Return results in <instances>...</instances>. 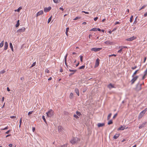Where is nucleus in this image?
Instances as JSON below:
<instances>
[{
  "label": "nucleus",
  "instance_id": "37998d69",
  "mask_svg": "<svg viewBox=\"0 0 147 147\" xmlns=\"http://www.w3.org/2000/svg\"><path fill=\"white\" fill-rule=\"evenodd\" d=\"M9 45H10V47L11 48H12L13 47V46L11 42H10Z\"/></svg>",
  "mask_w": 147,
  "mask_h": 147
},
{
  "label": "nucleus",
  "instance_id": "338daca9",
  "mask_svg": "<svg viewBox=\"0 0 147 147\" xmlns=\"http://www.w3.org/2000/svg\"><path fill=\"white\" fill-rule=\"evenodd\" d=\"M82 24L84 25L86 24V23L85 22H84L82 23Z\"/></svg>",
  "mask_w": 147,
  "mask_h": 147
},
{
  "label": "nucleus",
  "instance_id": "13d9d810",
  "mask_svg": "<svg viewBox=\"0 0 147 147\" xmlns=\"http://www.w3.org/2000/svg\"><path fill=\"white\" fill-rule=\"evenodd\" d=\"M110 117V114H109L108 116V119L109 120Z\"/></svg>",
  "mask_w": 147,
  "mask_h": 147
},
{
  "label": "nucleus",
  "instance_id": "6e6d98bb",
  "mask_svg": "<svg viewBox=\"0 0 147 147\" xmlns=\"http://www.w3.org/2000/svg\"><path fill=\"white\" fill-rule=\"evenodd\" d=\"M10 131V130H9L8 131H6L5 132V134H8Z\"/></svg>",
  "mask_w": 147,
  "mask_h": 147
},
{
  "label": "nucleus",
  "instance_id": "e433bc0d",
  "mask_svg": "<svg viewBox=\"0 0 147 147\" xmlns=\"http://www.w3.org/2000/svg\"><path fill=\"white\" fill-rule=\"evenodd\" d=\"M117 113H116L114 115V116H113V119H115L116 117L117 116Z\"/></svg>",
  "mask_w": 147,
  "mask_h": 147
},
{
  "label": "nucleus",
  "instance_id": "ddd939ff",
  "mask_svg": "<svg viewBox=\"0 0 147 147\" xmlns=\"http://www.w3.org/2000/svg\"><path fill=\"white\" fill-rule=\"evenodd\" d=\"M125 125H123L121 126L120 127H119V128L118 129V130H124L125 128Z\"/></svg>",
  "mask_w": 147,
  "mask_h": 147
},
{
  "label": "nucleus",
  "instance_id": "39448f33",
  "mask_svg": "<svg viewBox=\"0 0 147 147\" xmlns=\"http://www.w3.org/2000/svg\"><path fill=\"white\" fill-rule=\"evenodd\" d=\"M26 30V28L23 27L22 28L18 30H17V32L18 33H22L24 32Z\"/></svg>",
  "mask_w": 147,
  "mask_h": 147
},
{
  "label": "nucleus",
  "instance_id": "c756f323",
  "mask_svg": "<svg viewBox=\"0 0 147 147\" xmlns=\"http://www.w3.org/2000/svg\"><path fill=\"white\" fill-rule=\"evenodd\" d=\"M97 30V28H93L90 31H95Z\"/></svg>",
  "mask_w": 147,
  "mask_h": 147
},
{
  "label": "nucleus",
  "instance_id": "864d4df0",
  "mask_svg": "<svg viewBox=\"0 0 147 147\" xmlns=\"http://www.w3.org/2000/svg\"><path fill=\"white\" fill-rule=\"evenodd\" d=\"M98 19V17H96L94 18V20L95 21H96Z\"/></svg>",
  "mask_w": 147,
  "mask_h": 147
},
{
  "label": "nucleus",
  "instance_id": "c85d7f7f",
  "mask_svg": "<svg viewBox=\"0 0 147 147\" xmlns=\"http://www.w3.org/2000/svg\"><path fill=\"white\" fill-rule=\"evenodd\" d=\"M85 67V66L84 65H83V66L80 67H79V69H84V68Z\"/></svg>",
  "mask_w": 147,
  "mask_h": 147
},
{
  "label": "nucleus",
  "instance_id": "bb28decb",
  "mask_svg": "<svg viewBox=\"0 0 147 147\" xmlns=\"http://www.w3.org/2000/svg\"><path fill=\"white\" fill-rule=\"evenodd\" d=\"M133 18V16H131L130 18V21L131 23L132 22Z\"/></svg>",
  "mask_w": 147,
  "mask_h": 147
},
{
  "label": "nucleus",
  "instance_id": "de8ad7c7",
  "mask_svg": "<svg viewBox=\"0 0 147 147\" xmlns=\"http://www.w3.org/2000/svg\"><path fill=\"white\" fill-rule=\"evenodd\" d=\"M36 65V62H34L33 64L31 65V67L35 66Z\"/></svg>",
  "mask_w": 147,
  "mask_h": 147
},
{
  "label": "nucleus",
  "instance_id": "6e6552de",
  "mask_svg": "<svg viewBox=\"0 0 147 147\" xmlns=\"http://www.w3.org/2000/svg\"><path fill=\"white\" fill-rule=\"evenodd\" d=\"M100 60L98 58H97L95 64L94 66L95 67H96L99 65Z\"/></svg>",
  "mask_w": 147,
  "mask_h": 147
},
{
  "label": "nucleus",
  "instance_id": "b1692460",
  "mask_svg": "<svg viewBox=\"0 0 147 147\" xmlns=\"http://www.w3.org/2000/svg\"><path fill=\"white\" fill-rule=\"evenodd\" d=\"M76 113L77 115L79 116H80L81 115V113L80 112L77 111L76 112Z\"/></svg>",
  "mask_w": 147,
  "mask_h": 147
},
{
  "label": "nucleus",
  "instance_id": "a18cd8bd",
  "mask_svg": "<svg viewBox=\"0 0 147 147\" xmlns=\"http://www.w3.org/2000/svg\"><path fill=\"white\" fill-rule=\"evenodd\" d=\"M129 9H127V11H126L125 13L126 14H128L129 13Z\"/></svg>",
  "mask_w": 147,
  "mask_h": 147
},
{
  "label": "nucleus",
  "instance_id": "ea45409f",
  "mask_svg": "<svg viewBox=\"0 0 147 147\" xmlns=\"http://www.w3.org/2000/svg\"><path fill=\"white\" fill-rule=\"evenodd\" d=\"M5 70H3L0 71V73L1 74H3L5 73Z\"/></svg>",
  "mask_w": 147,
  "mask_h": 147
},
{
  "label": "nucleus",
  "instance_id": "f03ea898",
  "mask_svg": "<svg viewBox=\"0 0 147 147\" xmlns=\"http://www.w3.org/2000/svg\"><path fill=\"white\" fill-rule=\"evenodd\" d=\"M54 112L52 109H50L46 113L47 117H51L53 116L54 115Z\"/></svg>",
  "mask_w": 147,
  "mask_h": 147
},
{
  "label": "nucleus",
  "instance_id": "2eb2a0df",
  "mask_svg": "<svg viewBox=\"0 0 147 147\" xmlns=\"http://www.w3.org/2000/svg\"><path fill=\"white\" fill-rule=\"evenodd\" d=\"M144 75L142 78V79L144 80L145 78V77L146 75H147V69H146L145 71L144 72Z\"/></svg>",
  "mask_w": 147,
  "mask_h": 147
},
{
  "label": "nucleus",
  "instance_id": "49530a36",
  "mask_svg": "<svg viewBox=\"0 0 147 147\" xmlns=\"http://www.w3.org/2000/svg\"><path fill=\"white\" fill-rule=\"evenodd\" d=\"M33 111H31L29 112L28 113V115H30V114H32V113Z\"/></svg>",
  "mask_w": 147,
  "mask_h": 147
},
{
  "label": "nucleus",
  "instance_id": "a19ab883",
  "mask_svg": "<svg viewBox=\"0 0 147 147\" xmlns=\"http://www.w3.org/2000/svg\"><path fill=\"white\" fill-rule=\"evenodd\" d=\"M45 72L49 73V71L48 69H46L45 70Z\"/></svg>",
  "mask_w": 147,
  "mask_h": 147
},
{
  "label": "nucleus",
  "instance_id": "72a5a7b5",
  "mask_svg": "<svg viewBox=\"0 0 147 147\" xmlns=\"http://www.w3.org/2000/svg\"><path fill=\"white\" fill-rule=\"evenodd\" d=\"M105 43L107 44V45H109L110 44V42L109 41H106L105 42Z\"/></svg>",
  "mask_w": 147,
  "mask_h": 147
},
{
  "label": "nucleus",
  "instance_id": "8fccbe9b",
  "mask_svg": "<svg viewBox=\"0 0 147 147\" xmlns=\"http://www.w3.org/2000/svg\"><path fill=\"white\" fill-rule=\"evenodd\" d=\"M8 128H9V127H8V126H7V127H5V128H4L1 129V130H5V129H8Z\"/></svg>",
  "mask_w": 147,
  "mask_h": 147
},
{
  "label": "nucleus",
  "instance_id": "69168bd1",
  "mask_svg": "<svg viewBox=\"0 0 147 147\" xmlns=\"http://www.w3.org/2000/svg\"><path fill=\"white\" fill-rule=\"evenodd\" d=\"M97 30L99 31H101V30L99 28H97Z\"/></svg>",
  "mask_w": 147,
  "mask_h": 147
},
{
  "label": "nucleus",
  "instance_id": "5701e85b",
  "mask_svg": "<svg viewBox=\"0 0 147 147\" xmlns=\"http://www.w3.org/2000/svg\"><path fill=\"white\" fill-rule=\"evenodd\" d=\"M20 25L19 20H18L17 21V23L16 25V27H18Z\"/></svg>",
  "mask_w": 147,
  "mask_h": 147
},
{
  "label": "nucleus",
  "instance_id": "09e8293b",
  "mask_svg": "<svg viewBox=\"0 0 147 147\" xmlns=\"http://www.w3.org/2000/svg\"><path fill=\"white\" fill-rule=\"evenodd\" d=\"M82 12H83V13H86V14H89V12H86V11H82Z\"/></svg>",
  "mask_w": 147,
  "mask_h": 147
},
{
  "label": "nucleus",
  "instance_id": "c9c22d12",
  "mask_svg": "<svg viewBox=\"0 0 147 147\" xmlns=\"http://www.w3.org/2000/svg\"><path fill=\"white\" fill-rule=\"evenodd\" d=\"M22 122V118H21L20 121V125H19V127H20L21 125V124Z\"/></svg>",
  "mask_w": 147,
  "mask_h": 147
},
{
  "label": "nucleus",
  "instance_id": "c03bdc74",
  "mask_svg": "<svg viewBox=\"0 0 147 147\" xmlns=\"http://www.w3.org/2000/svg\"><path fill=\"white\" fill-rule=\"evenodd\" d=\"M137 67L136 66H135L131 67V68L132 69L134 70V69H135L137 68Z\"/></svg>",
  "mask_w": 147,
  "mask_h": 147
},
{
  "label": "nucleus",
  "instance_id": "1a4fd4ad",
  "mask_svg": "<svg viewBox=\"0 0 147 147\" xmlns=\"http://www.w3.org/2000/svg\"><path fill=\"white\" fill-rule=\"evenodd\" d=\"M51 9V7H45L44 9V11L45 12H47L50 11Z\"/></svg>",
  "mask_w": 147,
  "mask_h": 147
},
{
  "label": "nucleus",
  "instance_id": "58836bf2",
  "mask_svg": "<svg viewBox=\"0 0 147 147\" xmlns=\"http://www.w3.org/2000/svg\"><path fill=\"white\" fill-rule=\"evenodd\" d=\"M80 59L81 61L82 62L83 61V56L82 55H80Z\"/></svg>",
  "mask_w": 147,
  "mask_h": 147
},
{
  "label": "nucleus",
  "instance_id": "0e129e2a",
  "mask_svg": "<svg viewBox=\"0 0 147 147\" xmlns=\"http://www.w3.org/2000/svg\"><path fill=\"white\" fill-rule=\"evenodd\" d=\"M67 55H68V54H66V56H65V59H66H66H67Z\"/></svg>",
  "mask_w": 147,
  "mask_h": 147
},
{
  "label": "nucleus",
  "instance_id": "412c9836",
  "mask_svg": "<svg viewBox=\"0 0 147 147\" xmlns=\"http://www.w3.org/2000/svg\"><path fill=\"white\" fill-rule=\"evenodd\" d=\"M3 44H4V41H2L1 42V43L0 44V47L1 48L2 47H3Z\"/></svg>",
  "mask_w": 147,
  "mask_h": 147
},
{
  "label": "nucleus",
  "instance_id": "a211bd4d",
  "mask_svg": "<svg viewBox=\"0 0 147 147\" xmlns=\"http://www.w3.org/2000/svg\"><path fill=\"white\" fill-rule=\"evenodd\" d=\"M119 134H116L113 137V138L115 139H116L119 137Z\"/></svg>",
  "mask_w": 147,
  "mask_h": 147
},
{
  "label": "nucleus",
  "instance_id": "bf43d9fd",
  "mask_svg": "<svg viewBox=\"0 0 147 147\" xmlns=\"http://www.w3.org/2000/svg\"><path fill=\"white\" fill-rule=\"evenodd\" d=\"M9 146L10 147H11L12 146H13V145L12 144H10L9 145Z\"/></svg>",
  "mask_w": 147,
  "mask_h": 147
},
{
  "label": "nucleus",
  "instance_id": "f8f14e48",
  "mask_svg": "<svg viewBox=\"0 0 147 147\" xmlns=\"http://www.w3.org/2000/svg\"><path fill=\"white\" fill-rule=\"evenodd\" d=\"M146 123V122H145L143 123L141 125H140V126H139V129H141V128L144 127L145 126Z\"/></svg>",
  "mask_w": 147,
  "mask_h": 147
},
{
  "label": "nucleus",
  "instance_id": "cd10ccee",
  "mask_svg": "<svg viewBox=\"0 0 147 147\" xmlns=\"http://www.w3.org/2000/svg\"><path fill=\"white\" fill-rule=\"evenodd\" d=\"M146 7V5H144L143 6H142L140 9L139 10V11H140V10L142 9H144L145 7Z\"/></svg>",
  "mask_w": 147,
  "mask_h": 147
},
{
  "label": "nucleus",
  "instance_id": "aec40b11",
  "mask_svg": "<svg viewBox=\"0 0 147 147\" xmlns=\"http://www.w3.org/2000/svg\"><path fill=\"white\" fill-rule=\"evenodd\" d=\"M69 28H66L65 33L67 36H68V32L69 30Z\"/></svg>",
  "mask_w": 147,
  "mask_h": 147
},
{
  "label": "nucleus",
  "instance_id": "20e7f679",
  "mask_svg": "<svg viewBox=\"0 0 147 147\" xmlns=\"http://www.w3.org/2000/svg\"><path fill=\"white\" fill-rule=\"evenodd\" d=\"M138 76H136L135 77H133V78L132 79V80L130 81V82H131V84H133L134 82L137 80V79L138 78Z\"/></svg>",
  "mask_w": 147,
  "mask_h": 147
},
{
  "label": "nucleus",
  "instance_id": "7c9ffc66",
  "mask_svg": "<svg viewBox=\"0 0 147 147\" xmlns=\"http://www.w3.org/2000/svg\"><path fill=\"white\" fill-rule=\"evenodd\" d=\"M69 71L70 72H73L74 73H75L76 71V70H72V69H69Z\"/></svg>",
  "mask_w": 147,
  "mask_h": 147
},
{
  "label": "nucleus",
  "instance_id": "473e14b6",
  "mask_svg": "<svg viewBox=\"0 0 147 147\" xmlns=\"http://www.w3.org/2000/svg\"><path fill=\"white\" fill-rule=\"evenodd\" d=\"M42 117V119H43V120H44V121L45 122V123H46V119L45 118V117L44 115H43Z\"/></svg>",
  "mask_w": 147,
  "mask_h": 147
},
{
  "label": "nucleus",
  "instance_id": "dca6fc26",
  "mask_svg": "<svg viewBox=\"0 0 147 147\" xmlns=\"http://www.w3.org/2000/svg\"><path fill=\"white\" fill-rule=\"evenodd\" d=\"M8 47V43L7 42H5L4 50H6Z\"/></svg>",
  "mask_w": 147,
  "mask_h": 147
},
{
  "label": "nucleus",
  "instance_id": "603ef678",
  "mask_svg": "<svg viewBox=\"0 0 147 147\" xmlns=\"http://www.w3.org/2000/svg\"><path fill=\"white\" fill-rule=\"evenodd\" d=\"M61 147H67V144H64L61 146Z\"/></svg>",
  "mask_w": 147,
  "mask_h": 147
},
{
  "label": "nucleus",
  "instance_id": "a878e982",
  "mask_svg": "<svg viewBox=\"0 0 147 147\" xmlns=\"http://www.w3.org/2000/svg\"><path fill=\"white\" fill-rule=\"evenodd\" d=\"M138 70H137L136 71H135V72L134 73V74L132 76V77H133L134 76H135L137 74V72H138Z\"/></svg>",
  "mask_w": 147,
  "mask_h": 147
},
{
  "label": "nucleus",
  "instance_id": "4be33fe9",
  "mask_svg": "<svg viewBox=\"0 0 147 147\" xmlns=\"http://www.w3.org/2000/svg\"><path fill=\"white\" fill-rule=\"evenodd\" d=\"M73 97V94L72 93H70L69 95V98L71 99Z\"/></svg>",
  "mask_w": 147,
  "mask_h": 147
},
{
  "label": "nucleus",
  "instance_id": "7ed1b4c3",
  "mask_svg": "<svg viewBox=\"0 0 147 147\" xmlns=\"http://www.w3.org/2000/svg\"><path fill=\"white\" fill-rule=\"evenodd\" d=\"M147 110V108L145 109L144 110L141 111L139 114L138 118L139 119H141L144 116Z\"/></svg>",
  "mask_w": 147,
  "mask_h": 147
},
{
  "label": "nucleus",
  "instance_id": "6ab92c4d",
  "mask_svg": "<svg viewBox=\"0 0 147 147\" xmlns=\"http://www.w3.org/2000/svg\"><path fill=\"white\" fill-rule=\"evenodd\" d=\"M22 9V7H19L18 9H16L15 10V11H18L19 12L20 10Z\"/></svg>",
  "mask_w": 147,
  "mask_h": 147
},
{
  "label": "nucleus",
  "instance_id": "5fc2aeb1",
  "mask_svg": "<svg viewBox=\"0 0 147 147\" xmlns=\"http://www.w3.org/2000/svg\"><path fill=\"white\" fill-rule=\"evenodd\" d=\"M147 16V12H146L144 14V17H146Z\"/></svg>",
  "mask_w": 147,
  "mask_h": 147
},
{
  "label": "nucleus",
  "instance_id": "79ce46f5",
  "mask_svg": "<svg viewBox=\"0 0 147 147\" xmlns=\"http://www.w3.org/2000/svg\"><path fill=\"white\" fill-rule=\"evenodd\" d=\"M80 17H77L75 18L74 19V20H77L80 19Z\"/></svg>",
  "mask_w": 147,
  "mask_h": 147
},
{
  "label": "nucleus",
  "instance_id": "9b49d317",
  "mask_svg": "<svg viewBox=\"0 0 147 147\" xmlns=\"http://www.w3.org/2000/svg\"><path fill=\"white\" fill-rule=\"evenodd\" d=\"M43 13V11L42 10H41L38 12L36 14V17H38L41 15H42Z\"/></svg>",
  "mask_w": 147,
  "mask_h": 147
},
{
  "label": "nucleus",
  "instance_id": "3c124183",
  "mask_svg": "<svg viewBox=\"0 0 147 147\" xmlns=\"http://www.w3.org/2000/svg\"><path fill=\"white\" fill-rule=\"evenodd\" d=\"M65 64L67 66V68H68V67H67V59L66 60L65 59Z\"/></svg>",
  "mask_w": 147,
  "mask_h": 147
},
{
  "label": "nucleus",
  "instance_id": "052dcab7",
  "mask_svg": "<svg viewBox=\"0 0 147 147\" xmlns=\"http://www.w3.org/2000/svg\"><path fill=\"white\" fill-rule=\"evenodd\" d=\"M7 91H10V90L9 87H7Z\"/></svg>",
  "mask_w": 147,
  "mask_h": 147
},
{
  "label": "nucleus",
  "instance_id": "f3484780",
  "mask_svg": "<svg viewBox=\"0 0 147 147\" xmlns=\"http://www.w3.org/2000/svg\"><path fill=\"white\" fill-rule=\"evenodd\" d=\"M75 91L76 93L77 94L78 96H79V90L77 88H76L75 90Z\"/></svg>",
  "mask_w": 147,
  "mask_h": 147
},
{
  "label": "nucleus",
  "instance_id": "f257e3e1",
  "mask_svg": "<svg viewBox=\"0 0 147 147\" xmlns=\"http://www.w3.org/2000/svg\"><path fill=\"white\" fill-rule=\"evenodd\" d=\"M80 141V139L77 137H73L70 141V142L72 144H74L77 143Z\"/></svg>",
  "mask_w": 147,
  "mask_h": 147
},
{
  "label": "nucleus",
  "instance_id": "4468645a",
  "mask_svg": "<svg viewBox=\"0 0 147 147\" xmlns=\"http://www.w3.org/2000/svg\"><path fill=\"white\" fill-rule=\"evenodd\" d=\"M105 125V123H98L97 124V126L98 127H103V126H104Z\"/></svg>",
  "mask_w": 147,
  "mask_h": 147
},
{
  "label": "nucleus",
  "instance_id": "680f3d73",
  "mask_svg": "<svg viewBox=\"0 0 147 147\" xmlns=\"http://www.w3.org/2000/svg\"><path fill=\"white\" fill-rule=\"evenodd\" d=\"M119 22H116L115 23V25H116L117 24H119Z\"/></svg>",
  "mask_w": 147,
  "mask_h": 147
},
{
  "label": "nucleus",
  "instance_id": "774afa93",
  "mask_svg": "<svg viewBox=\"0 0 147 147\" xmlns=\"http://www.w3.org/2000/svg\"><path fill=\"white\" fill-rule=\"evenodd\" d=\"M52 78H51V77H50V78L48 79V80H52Z\"/></svg>",
  "mask_w": 147,
  "mask_h": 147
},
{
  "label": "nucleus",
  "instance_id": "f704fd0d",
  "mask_svg": "<svg viewBox=\"0 0 147 147\" xmlns=\"http://www.w3.org/2000/svg\"><path fill=\"white\" fill-rule=\"evenodd\" d=\"M74 117L76 118L77 119H78L79 118L78 116L77 115H76L75 114L74 115Z\"/></svg>",
  "mask_w": 147,
  "mask_h": 147
},
{
  "label": "nucleus",
  "instance_id": "393cba45",
  "mask_svg": "<svg viewBox=\"0 0 147 147\" xmlns=\"http://www.w3.org/2000/svg\"><path fill=\"white\" fill-rule=\"evenodd\" d=\"M53 1L55 3H57L59 2L60 0H53Z\"/></svg>",
  "mask_w": 147,
  "mask_h": 147
},
{
  "label": "nucleus",
  "instance_id": "423d86ee",
  "mask_svg": "<svg viewBox=\"0 0 147 147\" xmlns=\"http://www.w3.org/2000/svg\"><path fill=\"white\" fill-rule=\"evenodd\" d=\"M58 131L60 133H63V129L61 126H59L58 127Z\"/></svg>",
  "mask_w": 147,
  "mask_h": 147
},
{
  "label": "nucleus",
  "instance_id": "2f4dec72",
  "mask_svg": "<svg viewBox=\"0 0 147 147\" xmlns=\"http://www.w3.org/2000/svg\"><path fill=\"white\" fill-rule=\"evenodd\" d=\"M52 16H51L49 19L48 21V23H49L51 20Z\"/></svg>",
  "mask_w": 147,
  "mask_h": 147
},
{
  "label": "nucleus",
  "instance_id": "9d476101",
  "mask_svg": "<svg viewBox=\"0 0 147 147\" xmlns=\"http://www.w3.org/2000/svg\"><path fill=\"white\" fill-rule=\"evenodd\" d=\"M136 38V37H135L134 36H133L131 38L127 39H126V40L127 41H132V40H134V39H135Z\"/></svg>",
  "mask_w": 147,
  "mask_h": 147
},
{
  "label": "nucleus",
  "instance_id": "0eeeda50",
  "mask_svg": "<svg viewBox=\"0 0 147 147\" xmlns=\"http://www.w3.org/2000/svg\"><path fill=\"white\" fill-rule=\"evenodd\" d=\"M102 49V48H94L91 49L92 51H93L95 52L98 51H100Z\"/></svg>",
  "mask_w": 147,
  "mask_h": 147
},
{
  "label": "nucleus",
  "instance_id": "4c0bfd02",
  "mask_svg": "<svg viewBox=\"0 0 147 147\" xmlns=\"http://www.w3.org/2000/svg\"><path fill=\"white\" fill-rule=\"evenodd\" d=\"M123 49V47H121V49H120V50H119L118 51V53H121L122 50V49Z\"/></svg>",
  "mask_w": 147,
  "mask_h": 147
},
{
  "label": "nucleus",
  "instance_id": "4d7b16f0",
  "mask_svg": "<svg viewBox=\"0 0 147 147\" xmlns=\"http://www.w3.org/2000/svg\"><path fill=\"white\" fill-rule=\"evenodd\" d=\"M10 117L11 118H16V116H11Z\"/></svg>",
  "mask_w": 147,
  "mask_h": 147
},
{
  "label": "nucleus",
  "instance_id": "e2e57ef3",
  "mask_svg": "<svg viewBox=\"0 0 147 147\" xmlns=\"http://www.w3.org/2000/svg\"><path fill=\"white\" fill-rule=\"evenodd\" d=\"M59 9H60V10H61L62 11H63V8H62V7H60V8H59Z\"/></svg>",
  "mask_w": 147,
  "mask_h": 147
}]
</instances>
